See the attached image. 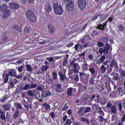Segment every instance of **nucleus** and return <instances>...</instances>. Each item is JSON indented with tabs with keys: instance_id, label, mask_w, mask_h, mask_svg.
<instances>
[{
	"instance_id": "obj_28",
	"label": "nucleus",
	"mask_w": 125,
	"mask_h": 125,
	"mask_svg": "<svg viewBox=\"0 0 125 125\" xmlns=\"http://www.w3.org/2000/svg\"><path fill=\"white\" fill-rule=\"evenodd\" d=\"M98 34H99V32L98 31L97 28H96L93 31V32L92 33V37H95V36H97Z\"/></svg>"
},
{
	"instance_id": "obj_55",
	"label": "nucleus",
	"mask_w": 125,
	"mask_h": 125,
	"mask_svg": "<svg viewBox=\"0 0 125 125\" xmlns=\"http://www.w3.org/2000/svg\"><path fill=\"white\" fill-rule=\"evenodd\" d=\"M89 83L90 84H93V83H94V80H93V78H90L89 81Z\"/></svg>"
},
{
	"instance_id": "obj_58",
	"label": "nucleus",
	"mask_w": 125,
	"mask_h": 125,
	"mask_svg": "<svg viewBox=\"0 0 125 125\" xmlns=\"http://www.w3.org/2000/svg\"><path fill=\"white\" fill-rule=\"evenodd\" d=\"M21 97H22V98H24V97H27V92H23V93H22Z\"/></svg>"
},
{
	"instance_id": "obj_42",
	"label": "nucleus",
	"mask_w": 125,
	"mask_h": 125,
	"mask_svg": "<svg viewBox=\"0 0 125 125\" xmlns=\"http://www.w3.org/2000/svg\"><path fill=\"white\" fill-rule=\"evenodd\" d=\"M72 124V120L71 119H67L65 122V125H70Z\"/></svg>"
},
{
	"instance_id": "obj_7",
	"label": "nucleus",
	"mask_w": 125,
	"mask_h": 125,
	"mask_svg": "<svg viewBox=\"0 0 125 125\" xmlns=\"http://www.w3.org/2000/svg\"><path fill=\"white\" fill-rule=\"evenodd\" d=\"M48 29L50 34H54L56 32V27L54 25H52L50 23L48 24Z\"/></svg>"
},
{
	"instance_id": "obj_41",
	"label": "nucleus",
	"mask_w": 125,
	"mask_h": 125,
	"mask_svg": "<svg viewBox=\"0 0 125 125\" xmlns=\"http://www.w3.org/2000/svg\"><path fill=\"white\" fill-rule=\"evenodd\" d=\"M89 71L90 72L91 74L92 75H94V74H95V69L93 67H91L89 69Z\"/></svg>"
},
{
	"instance_id": "obj_2",
	"label": "nucleus",
	"mask_w": 125,
	"mask_h": 125,
	"mask_svg": "<svg viewBox=\"0 0 125 125\" xmlns=\"http://www.w3.org/2000/svg\"><path fill=\"white\" fill-rule=\"evenodd\" d=\"M26 16L27 18L30 21V22H36L37 21V17L35 13L31 10H29L26 12Z\"/></svg>"
},
{
	"instance_id": "obj_59",
	"label": "nucleus",
	"mask_w": 125,
	"mask_h": 125,
	"mask_svg": "<svg viewBox=\"0 0 125 125\" xmlns=\"http://www.w3.org/2000/svg\"><path fill=\"white\" fill-rule=\"evenodd\" d=\"M74 45V42H70L66 45L67 47H71Z\"/></svg>"
},
{
	"instance_id": "obj_6",
	"label": "nucleus",
	"mask_w": 125,
	"mask_h": 125,
	"mask_svg": "<svg viewBox=\"0 0 125 125\" xmlns=\"http://www.w3.org/2000/svg\"><path fill=\"white\" fill-rule=\"evenodd\" d=\"M9 7L11 9H19L20 6L18 3L14 2H11L9 3Z\"/></svg>"
},
{
	"instance_id": "obj_45",
	"label": "nucleus",
	"mask_w": 125,
	"mask_h": 125,
	"mask_svg": "<svg viewBox=\"0 0 125 125\" xmlns=\"http://www.w3.org/2000/svg\"><path fill=\"white\" fill-rule=\"evenodd\" d=\"M23 89L24 90H27V89H30V85H29L28 84H25V85L23 88Z\"/></svg>"
},
{
	"instance_id": "obj_8",
	"label": "nucleus",
	"mask_w": 125,
	"mask_h": 125,
	"mask_svg": "<svg viewBox=\"0 0 125 125\" xmlns=\"http://www.w3.org/2000/svg\"><path fill=\"white\" fill-rule=\"evenodd\" d=\"M70 65H73V71H75V73H79V69H80V66H79V63H75V61H72L71 62H70Z\"/></svg>"
},
{
	"instance_id": "obj_16",
	"label": "nucleus",
	"mask_w": 125,
	"mask_h": 125,
	"mask_svg": "<svg viewBox=\"0 0 125 125\" xmlns=\"http://www.w3.org/2000/svg\"><path fill=\"white\" fill-rule=\"evenodd\" d=\"M84 110H85V108L84 107H80L78 112V114H80V116H83L84 115V112H83Z\"/></svg>"
},
{
	"instance_id": "obj_50",
	"label": "nucleus",
	"mask_w": 125,
	"mask_h": 125,
	"mask_svg": "<svg viewBox=\"0 0 125 125\" xmlns=\"http://www.w3.org/2000/svg\"><path fill=\"white\" fill-rule=\"evenodd\" d=\"M48 69V65H45L42 67V71H46Z\"/></svg>"
},
{
	"instance_id": "obj_36",
	"label": "nucleus",
	"mask_w": 125,
	"mask_h": 125,
	"mask_svg": "<svg viewBox=\"0 0 125 125\" xmlns=\"http://www.w3.org/2000/svg\"><path fill=\"white\" fill-rule=\"evenodd\" d=\"M58 75L60 77L61 80H62V81L65 80V76H64V74L62 72H59Z\"/></svg>"
},
{
	"instance_id": "obj_49",
	"label": "nucleus",
	"mask_w": 125,
	"mask_h": 125,
	"mask_svg": "<svg viewBox=\"0 0 125 125\" xmlns=\"http://www.w3.org/2000/svg\"><path fill=\"white\" fill-rule=\"evenodd\" d=\"M74 73H75V71H74V69H70L68 71V76H71V75H73L74 74Z\"/></svg>"
},
{
	"instance_id": "obj_39",
	"label": "nucleus",
	"mask_w": 125,
	"mask_h": 125,
	"mask_svg": "<svg viewBox=\"0 0 125 125\" xmlns=\"http://www.w3.org/2000/svg\"><path fill=\"white\" fill-rule=\"evenodd\" d=\"M99 17V14H98V13H96L95 14L94 16L92 18L91 21H95V20L97 19V18H98Z\"/></svg>"
},
{
	"instance_id": "obj_46",
	"label": "nucleus",
	"mask_w": 125,
	"mask_h": 125,
	"mask_svg": "<svg viewBox=\"0 0 125 125\" xmlns=\"http://www.w3.org/2000/svg\"><path fill=\"white\" fill-rule=\"evenodd\" d=\"M24 32L28 33L30 32V28L28 26H26L24 29Z\"/></svg>"
},
{
	"instance_id": "obj_53",
	"label": "nucleus",
	"mask_w": 125,
	"mask_h": 125,
	"mask_svg": "<svg viewBox=\"0 0 125 125\" xmlns=\"http://www.w3.org/2000/svg\"><path fill=\"white\" fill-rule=\"evenodd\" d=\"M16 106L17 107V108H18V109H22V106H21V104H19V103H17L16 104Z\"/></svg>"
},
{
	"instance_id": "obj_11",
	"label": "nucleus",
	"mask_w": 125,
	"mask_h": 125,
	"mask_svg": "<svg viewBox=\"0 0 125 125\" xmlns=\"http://www.w3.org/2000/svg\"><path fill=\"white\" fill-rule=\"evenodd\" d=\"M71 80L75 81V82H79L80 81V78L79 77V74H74L71 76H70Z\"/></svg>"
},
{
	"instance_id": "obj_25",
	"label": "nucleus",
	"mask_w": 125,
	"mask_h": 125,
	"mask_svg": "<svg viewBox=\"0 0 125 125\" xmlns=\"http://www.w3.org/2000/svg\"><path fill=\"white\" fill-rule=\"evenodd\" d=\"M111 75L114 77L112 78V80L114 81H118L119 80V73H112Z\"/></svg>"
},
{
	"instance_id": "obj_54",
	"label": "nucleus",
	"mask_w": 125,
	"mask_h": 125,
	"mask_svg": "<svg viewBox=\"0 0 125 125\" xmlns=\"http://www.w3.org/2000/svg\"><path fill=\"white\" fill-rule=\"evenodd\" d=\"M49 116L51 117L52 119H54V117L55 116V113H54V112H51L49 114Z\"/></svg>"
},
{
	"instance_id": "obj_61",
	"label": "nucleus",
	"mask_w": 125,
	"mask_h": 125,
	"mask_svg": "<svg viewBox=\"0 0 125 125\" xmlns=\"http://www.w3.org/2000/svg\"><path fill=\"white\" fill-rule=\"evenodd\" d=\"M98 113L100 114V116H104V112H103L102 110H99Z\"/></svg>"
},
{
	"instance_id": "obj_43",
	"label": "nucleus",
	"mask_w": 125,
	"mask_h": 125,
	"mask_svg": "<svg viewBox=\"0 0 125 125\" xmlns=\"http://www.w3.org/2000/svg\"><path fill=\"white\" fill-rule=\"evenodd\" d=\"M23 68H24L23 65H21L18 68V71L20 73H22V71H23Z\"/></svg>"
},
{
	"instance_id": "obj_37",
	"label": "nucleus",
	"mask_w": 125,
	"mask_h": 125,
	"mask_svg": "<svg viewBox=\"0 0 125 125\" xmlns=\"http://www.w3.org/2000/svg\"><path fill=\"white\" fill-rule=\"evenodd\" d=\"M52 76H53V80L55 81L57 80V72L54 71L52 74Z\"/></svg>"
},
{
	"instance_id": "obj_35",
	"label": "nucleus",
	"mask_w": 125,
	"mask_h": 125,
	"mask_svg": "<svg viewBox=\"0 0 125 125\" xmlns=\"http://www.w3.org/2000/svg\"><path fill=\"white\" fill-rule=\"evenodd\" d=\"M88 98H89V97L88 96V95L84 94L82 95L83 100H84V101H85L86 102V101H87V100L88 99Z\"/></svg>"
},
{
	"instance_id": "obj_31",
	"label": "nucleus",
	"mask_w": 125,
	"mask_h": 125,
	"mask_svg": "<svg viewBox=\"0 0 125 125\" xmlns=\"http://www.w3.org/2000/svg\"><path fill=\"white\" fill-rule=\"evenodd\" d=\"M11 106V105L10 104H4V105L2 106L3 109L6 110V111H8V110H9V109H10Z\"/></svg>"
},
{
	"instance_id": "obj_1",
	"label": "nucleus",
	"mask_w": 125,
	"mask_h": 125,
	"mask_svg": "<svg viewBox=\"0 0 125 125\" xmlns=\"http://www.w3.org/2000/svg\"><path fill=\"white\" fill-rule=\"evenodd\" d=\"M53 8L57 15H62L63 14V7L61 5H58V3H55L53 5Z\"/></svg>"
},
{
	"instance_id": "obj_44",
	"label": "nucleus",
	"mask_w": 125,
	"mask_h": 125,
	"mask_svg": "<svg viewBox=\"0 0 125 125\" xmlns=\"http://www.w3.org/2000/svg\"><path fill=\"white\" fill-rule=\"evenodd\" d=\"M97 44H98V46H99V47H103V46H104L103 43H102V42L99 41V40L98 41Z\"/></svg>"
},
{
	"instance_id": "obj_60",
	"label": "nucleus",
	"mask_w": 125,
	"mask_h": 125,
	"mask_svg": "<svg viewBox=\"0 0 125 125\" xmlns=\"http://www.w3.org/2000/svg\"><path fill=\"white\" fill-rule=\"evenodd\" d=\"M105 59H106V57H105V56H102L100 58V61L103 62L104 61V60H105Z\"/></svg>"
},
{
	"instance_id": "obj_22",
	"label": "nucleus",
	"mask_w": 125,
	"mask_h": 125,
	"mask_svg": "<svg viewBox=\"0 0 125 125\" xmlns=\"http://www.w3.org/2000/svg\"><path fill=\"white\" fill-rule=\"evenodd\" d=\"M12 28L13 29H15V30H17L19 32H20V33H22V29L19 26V25H15L12 27Z\"/></svg>"
},
{
	"instance_id": "obj_63",
	"label": "nucleus",
	"mask_w": 125,
	"mask_h": 125,
	"mask_svg": "<svg viewBox=\"0 0 125 125\" xmlns=\"http://www.w3.org/2000/svg\"><path fill=\"white\" fill-rule=\"evenodd\" d=\"M69 109V106H67V105H65L62 109V111H65L67 109Z\"/></svg>"
},
{
	"instance_id": "obj_40",
	"label": "nucleus",
	"mask_w": 125,
	"mask_h": 125,
	"mask_svg": "<svg viewBox=\"0 0 125 125\" xmlns=\"http://www.w3.org/2000/svg\"><path fill=\"white\" fill-rule=\"evenodd\" d=\"M81 121L82 122H86V124H87V125H89V120H88L87 119V118H84L83 117H81Z\"/></svg>"
},
{
	"instance_id": "obj_48",
	"label": "nucleus",
	"mask_w": 125,
	"mask_h": 125,
	"mask_svg": "<svg viewBox=\"0 0 125 125\" xmlns=\"http://www.w3.org/2000/svg\"><path fill=\"white\" fill-rule=\"evenodd\" d=\"M68 63V60L67 59V58H64V60H63V66H66V65H67Z\"/></svg>"
},
{
	"instance_id": "obj_26",
	"label": "nucleus",
	"mask_w": 125,
	"mask_h": 125,
	"mask_svg": "<svg viewBox=\"0 0 125 125\" xmlns=\"http://www.w3.org/2000/svg\"><path fill=\"white\" fill-rule=\"evenodd\" d=\"M73 92V88L70 87L67 89V94L68 96H72V93Z\"/></svg>"
},
{
	"instance_id": "obj_24",
	"label": "nucleus",
	"mask_w": 125,
	"mask_h": 125,
	"mask_svg": "<svg viewBox=\"0 0 125 125\" xmlns=\"http://www.w3.org/2000/svg\"><path fill=\"white\" fill-rule=\"evenodd\" d=\"M52 94V93L50 92L49 91H47L45 92V93L43 94V96L44 98H46V97H48V96H50Z\"/></svg>"
},
{
	"instance_id": "obj_27",
	"label": "nucleus",
	"mask_w": 125,
	"mask_h": 125,
	"mask_svg": "<svg viewBox=\"0 0 125 125\" xmlns=\"http://www.w3.org/2000/svg\"><path fill=\"white\" fill-rule=\"evenodd\" d=\"M20 111L19 109H17L13 115L14 119H17L19 117Z\"/></svg>"
},
{
	"instance_id": "obj_10",
	"label": "nucleus",
	"mask_w": 125,
	"mask_h": 125,
	"mask_svg": "<svg viewBox=\"0 0 125 125\" xmlns=\"http://www.w3.org/2000/svg\"><path fill=\"white\" fill-rule=\"evenodd\" d=\"M16 70H15L14 69H12L10 71L8 72L9 76L10 77H12L13 78H15L16 77Z\"/></svg>"
},
{
	"instance_id": "obj_30",
	"label": "nucleus",
	"mask_w": 125,
	"mask_h": 125,
	"mask_svg": "<svg viewBox=\"0 0 125 125\" xmlns=\"http://www.w3.org/2000/svg\"><path fill=\"white\" fill-rule=\"evenodd\" d=\"M7 7L8 6L6 4H3L0 7V11H4V10L7 9Z\"/></svg>"
},
{
	"instance_id": "obj_52",
	"label": "nucleus",
	"mask_w": 125,
	"mask_h": 125,
	"mask_svg": "<svg viewBox=\"0 0 125 125\" xmlns=\"http://www.w3.org/2000/svg\"><path fill=\"white\" fill-rule=\"evenodd\" d=\"M38 85L37 84H31L30 85V88H36Z\"/></svg>"
},
{
	"instance_id": "obj_21",
	"label": "nucleus",
	"mask_w": 125,
	"mask_h": 125,
	"mask_svg": "<svg viewBox=\"0 0 125 125\" xmlns=\"http://www.w3.org/2000/svg\"><path fill=\"white\" fill-rule=\"evenodd\" d=\"M42 106L45 108V111H48L50 109V105L47 104L46 103H44L42 104Z\"/></svg>"
},
{
	"instance_id": "obj_34",
	"label": "nucleus",
	"mask_w": 125,
	"mask_h": 125,
	"mask_svg": "<svg viewBox=\"0 0 125 125\" xmlns=\"http://www.w3.org/2000/svg\"><path fill=\"white\" fill-rule=\"evenodd\" d=\"M111 109V112L112 113H113V114L117 113V107L116 106V105H112Z\"/></svg>"
},
{
	"instance_id": "obj_12",
	"label": "nucleus",
	"mask_w": 125,
	"mask_h": 125,
	"mask_svg": "<svg viewBox=\"0 0 125 125\" xmlns=\"http://www.w3.org/2000/svg\"><path fill=\"white\" fill-rule=\"evenodd\" d=\"M109 49H110V45L107 43L105 46L104 47V54H108Z\"/></svg>"
},
{
	"instance_id": "obj_38",
	"label": "nucleus",
	"mask_w": 125,
	"mask_h": 125,
	"mask_svg": "<svg viewBox=\"0 0 125 125\" xmlns=\"http://www.w3.org/2000/svg\"><path fill=\"white\" fill-rule=\"evenodd\" d=\"M101 72L103 73V74H105V72H106V67L104 66V65H102L101 66Z\"/></svg>"
},
{
	"instance_id": "obj_5",
	"label": "nucleus",
	"mask_w": 125,
	"mask_h": 125,
	"mask_svg": "<svg viewBox=\"0 0 125 125\" xmlns=\"http://www.w3.org/2000/svg\"><path fill=\"white\" fill-rule=\"evenodd\" d=\"M66 8L68 11H72L75 8L74 2L72 0H69L66 5Z\"/></svg>"
},
{
	"instance_id": "obj_33",
	"label": "nucleus",
	"mask_w": 125,
	"mask_h": 125,
	"mask_svg": "<svg viewBox=\"0 0 125 125\" xmlns=\"http://www.w3.org/2000/svg\"><path fill=\"white\" fill-rule=\"evenodd\" d=\"M46 9L47 10V12L49 13V12H51V11H52V6L51 5H48L46 7Z\"/></svg>"
},
{
	"instance_id": "obj_20",
	"label": "nucleus",
	"mask_w": 125,
	"mask_h": 125,
	"mask_svg": "<svg viewBox=\"0 0 125 125\" xmlns=\"http://www.w3.org/2000/svg\"><path fill=\"white\" fill-rule=\"evenodd\" d=\"M7 33L6 32H4L2 36V40L3 42H6L7 40H8V38L7 37Z\"/></svg>"
},
{
	"instance_id": "obj_19",
	"label": "nucleus",
	"mask_w": 125,
	"mask_h": 125,
	"mask_svg": "<svg viewBox=\"0 0 125 125\" xmlns=\"http://www.w3.org/2000/svg\"><path fill=\"white\" fill-rule=\"evenodd\" d=\"M106 18H108V14H103V15L101 16L100 21L102 22L106 20Z\"/></svg>"
},
{
	"instance_id": "obj_4",
	"label": "nucleus",
	"mask_w": 125,
	"mask_h": 125,
	"mask_svg": "<svg viewBox=\"0 0 125 125\" xmlns=\"http://www.w3.org/2000/svg\"><path fill=\"white\" fill-rule=\"evenodd\" d=\"M86 6V1L84 0H78V7L80 10H83Z\"/></svg>"
},
{
	"instance_id": "obj_29",
	"label": "nucleus",
	"mask_w": 125,
	"mask_h": 125,
	"mask_svg": "<svg viewBox=\"0 0 125 125\" xmlns=\"http://www.w3.org/2000/svg\"><path fill=\"white\" fill-rule=\"evenodd\" d=\"M23 105L26 109L27 111H29V103L26 102V101H24L23 102Z\"/></svg>"
},
{
	"instance_id": "obj_23",
	"label": "nucleus",
	"mask_w": 125,
	"mask_h": 125,
	"mask_svg": "<svg viewBox=\"0 0 125 125\" xmlns=\"http://www.w3.org/2000/svg\"><path fill=\"white\" fill-rule=\"evenodd\" d=\"M9 98V97H8V95L7 94L4 95L0 99V102H4V101Z\"/></svg>"
},
{
	"instance_id": "obj_13",
	"label": "nucleus",
	"mask_w": 125,
	"mask_h": 125,
	"mask_svg": "<svg viewBox=\"0 0 125 125\" xmlns=\"http://www.w3.org/2000/svg\"><path fill=\"white\" fill-rule=\"evenodd\" d=\"M3 81L4 80V83H7L8 80L9 79V75L5 73L3 74L2 75Z\"/></svg>"
},
{
	"instance_id": "obj_15",
	"label": "nucleus",
	"mask_w": 125,
	"mask_h": 125,
	"mask_svg": "<svg viewBox=\"0 0 125 125\" xmlns=\"http://www.w3.org/2000/svg\"><path fill=\"white\" fill-rule=\"evenodd\" d=\"M11 11L10 10H6L3 15V18H7L10 15Z\"/></svg>"
},
{
	"instance_id": "obj_64",
	"label": "nucleus",
	"mask_w": 125,
	"mask_h": 125,
	"mask_svg": "<svg viewBox=\"0 0 125 125\" xmlns=\"http://www.w3.org/2000/svg\"><path fill=\"white\" fill-rule=\"evenodd\" d=\"M87 27V24H85L82 28V31H84L86 28Z\"/></svg>"
},
{
	"instance_id": "obj_18",
	"label": "nucleus",
	"mask_w": 125,
	"mask_h": 125,
	"mask_svg": "<svg viewBox=\"0 0 125 125\" xmlns=\"http://www.w3.org/2000/svg\"><path fill=\"white\" fill-rule=\"evenodd\" d=\"M56 86L55 90L57 92H61V87H62V85L60 83H58Z\"/></svg>"
},
{
	"instance_id": "obj_47",
	"label": "nucleus",
	"mask_w": 125,
	"mask_h": 125,
	"mask_svg": "<svg viewBox=\"0 0 125 125\" xmlns=\"http://www.w3.org/2000/svg\"><path fill=\"white\" fill-rule=\"evenodd\" d=\"M26 68H27V71H28L29 72H31V71H32V66H31V65L27 64L26 65Z\"/></svg>"
},
{
	"instance_id": "obj_51",
	"label": "nucleus",
	"mask_w": 125,
	"mask_h": 125,
	"mask_svg": "<svg viewBox=\"0 0 125 125\" xmlns=\"http://www.w3.org/2000/svg\"><path fill=\"white\" fill-rule=\"evenodd\" d=\"M27 93L29 96H34V93L31 90L28 91Z\"/></svg>"
},
{
	"instance_id": "obj_14",
	"label": "nucleus",
	"mask_w": 125,
	"mask_h": 125,
	"mask_svg": "<svg viewBox=\"0 0 125 125\" xmlns=\"http://www.w3.org/2000/svg\"><path fill=\"white\" fill-rule=\"evenodd\" d=\"M108 21L107 20L105 23L104 24V25L100 24L99 29L102 30V31L104 30V29H106L107 28V24H108Z\"/></svg>"
},
{
	"instance_id": "obj_56",
	"label": "nucleus",
	"mask_w": 125,
	"mask_h": 125,
	"mask_svg": "<svg viewBox=\"0 0 125 125\" xmlns=\"http://www.w3.org/2000/svg\"><path fill=\"white\" fill-rule=\"evenodd\" d=\"M119 29L121 32H124V26H123V25L120 24L119 25Z\"/></svg>"
},
{
	"instance_id": "obj_9",
	"label": "nucleus",
	"mask_w": 125,
	"mask_h": 125,
	"mask_svg": "<svg viewBox=\"0 0 125 125\" xmlns=\"http://www.w3.org/2000/svg\"><path fill=\"white\" fill-rule=\"evenodd\" d=\"M0 118L3 121L5 120L6 119L5 117V110L3 109H0Z\"/></svg>"
},
{
	"instance_id": "obj_32",
	"label": "nucleus",
	"mask_w": 125,
	"mask_h": 125,
	"mask_svg": "<svg viewBox=\"0 0 125 125\" xmlns=\"http://www.w3.org/2000/svg\"><path fill=\"white\" fill-rule=\"evenodd\" d=\"M82 69L83 71H87L88 70V64L87 63H83Z\"/></svg>"
},
{
	"instance_id": "obj_62",
	"label": "nucleus",
	"mask_w": 125,
	"mask_h": 125,
	"mask_svg": "<svg viewBox=\"0 0 125 125\" xmlns=\"http://www.w3.org/2000/svg\"><path fill=\"white\" fill-rule=\"evenodd\" d=\"M24 124V121H23V120H22V119L20 118L18 122V125H20L21 124Z\"/></svg>"
},
{
	"instance_id": "obj_17",
	"label": "nucleus",
	"mask_w": 125,
	"mask_h": 125,
	"mask_svg": "<svg viewBox=\"0 0 125 125\" xmlns=\"http://www.w3.org/2000/svg\"><path fill=\"white\" fill-rule=\"evenodd\" d=\"M118 90L119 92L120 95H124L125 93V89L124 87H119Z\"/></svg>"
},
{
	"instance_id": "obj_3",
	"label": "nucleus",
	"mask_w": 125,
	"mask_h": 125,
	"mask_svg": "<svg viewBox=\"0 0 125 125\" xmlns=\"http://www.w3.org/2000/svg\"><path fill=\"white\" fill-rule=\"evenodd\" d=\"M114 67L116 69L119 68V66L118 65V62L116 61V60L113 59L110 64V67L108 68V72H111L113 71V67Z\"/></svg>"
},
{
	"instance_id": "obj_57",
	"label": "nucleus",
	"mask_w": 125,
	"mask_h": 125,
	"mask_svg": "<svg viewBox=\"0 0 125 125\" xmlns=\"http://www.w3.org/2000/svg\"><path fill=\"white\" fill-rule=\"evenodd\" d=\"M35 118L36 116L35 115H32L30 116V120H31L32 123H34V121H35Z\"/></svg>"
}]
</instances>
